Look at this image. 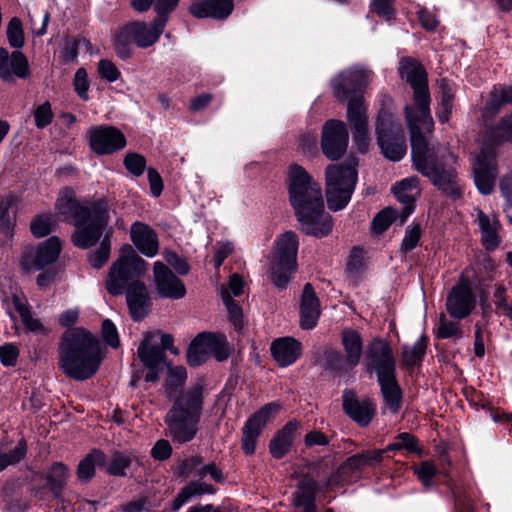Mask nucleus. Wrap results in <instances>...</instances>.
<instances>
[{
	"instance_id": "nucleus-1",
	"label": "nucleus",
	"mask_w": 512,
	"mask_h": 512,
	"mask_svg": "<svg viewBox=\"0 0 512 512\" xmlns=\"http://www.w3.org/2000/svg\"><path fill=\"white\" fill-rule=\"evenodd\" d=\"M399 72L402 79L410 83L414 90L415 111L406 107V119L411 134L413 163L416 169L428 177L435 186L453 198L461 195V189L456 184V174L453 164L456 159L451 153L442 154L444 163H436L434 154L429 148L425 134L433 128L429 112V94L427 76L424 68L412 59H403Z\"/></svg>"
},
{
	"instance_id": "nucleus-2",
	"label": "nucleus",
	"mask_w": 512,
	"mask_h": 512,
	"mask_svg": "<svg viewBox=\"0 0 512 512\" xmlns=\"http://www.w3.org/2000/svg\"><path fill=\"white\" fill-rule=\"evenodd\" d=\"M148 266L131 245L125 244L121 247L118 258L112 263L105 281L109 294L117 296L126 292L130 313L136 321L147 315L151 305L148 289L140 280L146 274Z\"/></svg>"
},
{
	"instance_id": "nucleus-3",
	"label": "nucleus",
	"mask_w": 512,
	"mask_h": 512,
	"mask_svg": "<svg viewBox=\"0 0 512 512\" xmlns=\"http://www.w3.org/2000/svg\"><path fill=\"white\" fill-rule=\"evenodd\" d=\"M289 199L301 230L315 237H324L332 230L331 216L324 211L320 185L301 166L288 170Z\"/></svg>"
},
{
	"instance_id": "nucleus-4",
	"label": "nucleus",
	"mask_w": 512,
	"mask_h": 512,
	"mask_svg": "<svg viewBox=\"0 0 512 512\" xmlns=\"http://www.w3.org/2000/svg\"><path fill=\"white\" fill-rule=\"evenodd\" d=\"M55 206L58 215L64 220L73 221L76 231L72 235V241L79 248L94 245L110 218L107 202L100 200L82 205L75 199V193L69 187L59 192Z\"/></svg>"
},
{
	"instance_id": "nucleus-5",
	"label": "nucleus",
	"mask_w": 512,
	"mask_h": 512,
	"mask_svg": "<svg viewBox=\"0 0 512 512\" xmlns=\"http://www.w3.org/2000/svg\"><path fill=\"white\" fill-rule=\"evenodd\" d=\"M101 352L98 340L87 330H67L59 344V367L70 378L85 380L98 370Z\"/></svg>"
},
{
	"instance_id": "nucleus-6",
	"label": "nucleus",
	"mask_w": 512,
	"mask_h": 512,
	"mask_svg": "<svg viewBox=\"0 0 512 512\" xmlns=\"http://www.w3.org/2000/svg\"><path fill=\"white\" fill-rule=\"evenodd\" d=\"M202 406L203 389L200 384L194 385L174 400L165 419L170 436L174 441L185 443L195 437Z\"/></svg>"
},
{
	"instance_id": "nucleus-7",
	"label": "nucleus",
	"mask_w": 512,
	"mask_h": 512,
	"mask_svg": "<svg viewBox=\"0 0 512 512\" xmlns=\"http://www.w3.org/2000/svg\"><path fill=\"white\" fill-rule=\"evenodd\" d=\"M512 139V116L504 118L492 131L487 147H482L473 163L474 181L482 194H489L493 190L496 179L494 165V150L492 146L502 141Z\"/></svg>"
},
{
	"instance_id": "nucleus-8",
	"label": "nucleus",
	"mask_w": 512,
	"mask_h": 512,
	"mask_svg": "<svg viewBox=\"0 0 512 512\" xmlns=\"http://www.w3.org/2000/svg\"><path fill=\"white\" fill-rule=\"evenodd\" d=\"M299 241L295 232L286 231L275 241L270 261V279L278 288H284L297 269Z\"/></svg>"
},
{
	"instance_id": "nucleus-9",
	"label": "nucleus",
	"mask_w": 512,
	"mask_h": 512,
	"mask_svg": "<svg viewBox=\"0 0 512 512\" xmlns=\"http://www.w3.org/2000/svg\"><path fill=\"white\" fill-rule=\"evenodd\" d=\"M357 171L353 165L331 164L325 171L326 198L329 209L346 207L354 192Z\"/></svg>"
},
{
	"instance_id": "nucleus-10",
	"label": "nucleus",
	"mask_w": 512,
	"mask_h": 512,
	"mask_svg": "<svg viewBox=\"0 0 512 512\" xmlns=\"http://www.w3.org/2000/svg\"><path fill=\"white\" fill-rule=\"evenodd\" d=\"M164 350L177 353L173 347V337L170 334L150 332L144 336L138 347L137 355L143 365L148 369L145 380L154 382L159 379V372L165 365Z\"/></svg>"
},
{
	"instance_id": "nucleus-11",
	"label": "nucleus",
	"mask_w": 512,
	"mask_h": 512,
	"mask_svg": "<svg viewBox=\"0 0 512 512\" xmlns=\"http://www.w3.org/2000/svg\"><path fill=\"white\" fill-rule=\"evenodd\" d=\"M166 24V19L157 17L151 23L132 22L125 25L116 35L114 44L121 57L128 55L126 47L134 42L138 47L147 48L155 44Z\"/></svg>"
},
{
	"instance_id": "nucleus-12",
	"label": "nucleus",
	"mask_w": 512,
	"mask_h": 512,
	"mask_svg": "<svg viewBox=\"0 0 512 512\" xmlns=\"http://www.w3.org/2000/svg\"><path fill=\"white\" fill-rule=\"evenodd\" d=\"M376 133L384 157L391 161H400L406 154L407 146L399 123L394 121L390 113L379 114Z\"/></svg>"
},
{
	"instance_id": "nucleus-13",
	"label": "nucleus",
	"mask_w": 512,
	"mask_h": 512,
	"mask_svg": "<svg viewBox=\"0 0 512 512\" xmlns=\"http://www.w3.org/2000/svg\"><path fill=\"white\" fill-rule=\"evenodd\" d=\"M228 355L229 348L224 335L200 333L194 338L188 348L187 360L191 366H199L210 357L223 361Z\"/></svg>"
},
{
	"instance_id": "nucleus-14",
	"label": "nucleus",
	"mask_w": 512,
	"mask_h": 512,
	"mask_svg": "<svg viewBox=\"0 0 512 512\" xmlns=\"http://www.w3.org/2000/svg\"><path fill=\"white\" fill-rule=\"evenodd\" d=\"M61 242L57 237H50L38 246H27L22 252L20 267L24 272L41 270L54 263L60 254Z\"/></svg>"
},
{
	"instance_id": "nucleus-15",
	"label": "nucleus",
	"mask_w": 512,
	"mask_h": 512,
	"mask_svg": "<svg viewBox=\"0 0 512 512\" xmlns=\"http://www.w3.org/2000/svg\"><path fill=\"white\" fill-rule=\"evenodd\" d=\"M370 74L362 68H351L341 72L331 82L334 96L341 102L360 101L355 98L369 83Z\"/></svg>"
},
{
	"instance_id": "nucleus-16",
	"label": "nucleus",
	"mask_w": 512,
	"mask_h": 512,
	"mask_svg": "<svg viewBox=\"0 0 512 512\" xmlns=\"http://www.w3.org/2000/svg\"><path fill=\"white\" fill-rule=\"evenodd\" d=\"M348 130L346 124L340 120H328L322 129L321 149L330 160L341 158L348 146Z\"/></svg>"
},
{
	"instance_id": "nucleus-17",
	"label": "nucleus",
	"mask_w": 512,
	"mask_h": 512,
	"mask_svg": "<svg viewBox=\"0 0 512 512\" xmlns=\"http://www.w3.org/2000/svg\"><path fill=\"white\" fill-rule=\"evenodd\" d=\"M89 145L99 155L112 154L126 146L124 134L113 126H95L88 131Z\"/></svg>"
},
{
	"instance_id": "nucleus-18",
	"label": "nucleus",
	"mask_w": 512,
	"mask_h": 512,
	"mask_svg": "<svg viewBox=\"0 0 512 512\" xmlns=\"http://www.w3.org/2000/svg\"><path fill=\"white\" fill-rule=\"evenodd\" d=\"M279 403L272 402L252 415L243 428L242 448L246 454H253L262 428L280 411Z\"/></svg>"
},
{
	"instance_id": "nucleus-19",
	"label": "nucleus",
	"mask_w": 512,
	"mask_h": 512,
	"mask_svg": "<svg viewBox=\"0 0 512 512\" xmlns=\"http://www.w3.org/2000/svg\"><path fill=\"white\" fill-rule=\"evenodd\" d=\"M153 278L155 289L161 297L181 299L185 296L184 283L163 262H154Z\"/></svg>"
},
{
	"instance_id": "nucleus-20",
	"label": "nucleus",
	"mask_w": 512,
	"mask_h": 512,
	"mask_svg": "<svg viewBox=\"0 0 512 512\" xmlns=\"http://www.w3.org/2000/svg\"><path fill=\"white\" fill-rule=\"evenodd\" d=\"M366 359L368 365L374 368L377 376L395 372V360L388 342L374 338L367 346Z\"/></svg>"
},
{
	"instance_id": "nucleus-21",
	"label": "nucleus",
	"mask_w": 512,
	"mask_h": 512,
	"mask_svg": "<svg viewBox=\"0 0 512 512\" xmlns=\"http://www.w3.org/2000/svg\"><path fill=\"white\" fill-rule=\"evenodd\" d=\"M347 118L353 127V141L358 151L367 152L370 138L367 129L366 107L360 101H350L347 105Z\"/></svg>"
},
{
	"instance_id": "nucleus-22",
	"label": "nucleus",
	"mask_w": 512,
	"mask_h": 512,
	"mask_svg": "<svg viewBox=\"0 0 512 512\" xmlns=\"http://www.w3.org/2000/svg\"><path fill=\"white\" fill-rule=\"evenodd\" d=\"M130 239L134 247L148 258H153L159 253L158 235L144 222L136 221L131 225Z\"/></svg>"
},
{
	"instance_id": "nucleus-23",
	"label": "nucleus",
	"mask_w": 512,
	"mask_h": 512,
	"mask_svg": "<svg viewBox=\"0 0 512 512\" xmlns=\"http://www.w3.org/2000/svg\"><path fill=\"white\" fill-rule=\"evenodd\" d=\"M476 299L470 286L460 282L453 287L446 301V308L449 314L455 318H465L475 307Z\"/></svg>"
},
{
	"instance_id": "nucleus-24",
	"label": "nucleus",
	"mask_w": 512,
	"mask_h": 512,
	"mask_svg": "<svg viewBox=\"0 0 512 512\" xmlns=\"http://www.w3.org/2000/svg\"><path fill=\"white\" fill-rule=\"evenodd\" d=\"M30 74L28 60L20 51L11 54L0 48V77L4 81H13L14 78H26Z\"/></svg>"
},
{
	"instance_id": "nucleus-25",
	"label": "nucleus",
	"mask_w": 512,
	"mask_h": 512,
	"mask_svg": "<svg viewBox=\"0 0 512 512\" xmlns=\"http://www.w3.org/2000/svg\"><path fill=\"white\" fill-rule=\"evenodd\" d=\"M392 191L402 204H404L400 224H403L407 217L414 210V202L420 195L419 181L416 177H408L396 183Z\"/></svg>"
},
{
	"instance_id": "nucleus-26",
	"label": "nucleus",
	"mask_w": 512,
	"mask_h": 512,
	"mask_svg": "<svg viewBox=\"0 0 512 512\" xmlns=\"http://www.w3.org/2000/svg\"><path fill=\"white\" fill-rule=\"evenodd\" d=\"M343 408L354 421L363 426L370 423L375 413V406L369 399L358 400L350 390L343 394Z\"/></svg>"
},
{
	"instance_id": "nucleus-27",
	"label": "nucleus",
	"mask_w": 512,
	"mask_h": 512,
	"mask_svg": "<svg viewBox=\"0 0 512 512\" xmlns=\"http://www.w3.org/2000/svg\"><path fill=\"white\" fill-rule=\"evenodd\" d=\"M233 0H198L189 10L197 18L225 19L233 11Z\"/></svg>"
},
{
	"instance_id": "nucleus-28",
	"label": "nucleus",
	"mask_w": 512,
	"mask_h": 512,
	"mask_svg": "<svg viewBox=\"0 0 512 512\" xmlns=\"http://www.w3.org/2000/svg\"><path fill=\"white\" fill-rule=\"evenodd\" d=\"M320 315L319 300L311 284L304 286L300 304V325L303 329L310 330L315 327Z\"/></svg>"
},
{
	"instance_id": "nucleus-29",
	"label": "nucleus",
	"mask_w": 512,
	"mask_h": 512,
	"mask_svg": "<svg viewBox=\"0 0 512 512\" xmlns=\"http://www.w3.org/2000/svg\"><path fill=\"white\" fill-rule=\"evenodd\" d=\"M271 352L280 366L287 367L301 355V344L291 337L278 338L272 342Z\"/></svg>"
},
{
	"instance_id": "nucleus-30",
	"label": "nucleus",
	"mask_w": 512,
	"mask_h": 512,
	"mask_svg": "<svg viewBox=\"0 0 512 512\" xmlns=\"http://www.w3.org/2000/svg\"><path fill=\"white\" fill-rule=\"evenodd\" d=\"M478 227L481 232L483 245L487 249H494L500 243L499 229L500 223L495 215H487L482 210L474 209Z\"/></svg>"
},
{
	"instance_id": "nucleus-31",
	"label": "nucleus",
	"mask_w": 512,
	"mask_h": 512,
	"mask_svg": "<svg viewBox=\"0 0 512 512\" xmlns=\"http://www.w3.org/2000/svg\"><path fill=\"white\" fill-rule=\"evenodd\" d=\"M341 342L345 352V362L350 367L359 364L363 354V341L360 333L347 328L342 331Z\"/></svg>"
},
{
	"instance_id": "nucleus-32",
	"label": "nucleus",
	"mask_w": 512,
	"mask_h": 512,
	"mask_svg": "<svg viewBox=\"0 0 512 512\" xmlns=\"http://www.w3.org/2000/svg\"><path fill=\"white\" fill-rule=\"evenodd\" d=\"M385 407L392 413H396L401 403V391L396 383L395 372L378 376Z\"/></svg>"
},
{
	"instance_id": "nucleus-33",
	"label": "nucleus",
	"mask_w": 512,
	"mask_h": 512,
	"mask_svg": "<svg viewBox=\"0 0 512 512\" xmlns=\"http://www.w3.org/2000/svg\"><path fill=\"white\" fill-rule=\"evenodd\" d=\"M12 304L19 313L21 321L28 331L35 334H45L47 332L45 325L32 315L25 299L18 295H13Z\"/></svg>"
},
{
	"instance_id": "nucleus-34",
	"label": "nucleus",
	"mask_w": 512,
	"mask_h": 512,
	"mask_svg": "<svg viewBox=\"0 0 512 512\" xmlns=\"http://www.w3.org/2000/svg\"><path fill=\"white\" fill-rule=\"evenodd\" d=\"M297 428L298 423L291 421L288 422L283 427V429L278 432V434L270 443V451L273 457L281 458L288 452L292 443L293 433L297 430Z\"/></svg>"
},
{
	"instance_id": "nucleus-35",
	"label": "nucleus",
	"mask_w": 512,
	"mask_h": 512,
	"mask_svg": "<svg viewBox=\"0 0 512 512\" xmlns=\"http://www.w3.org/2000/svg\"><path fill=\"white\" fill-rule=\"evenodd\" d=\"M317 485L311 479H304L299 489L295 494V505L302 507L305 512H314L315 508L313 505L314 494L316 492Z\"/></svg>"
},
{
	"instance_id": "nucleus-36",
	"label": "nucleus",
	"mask_w": 512,
	"mask_h": 512,
	"mask_svg": "<svg viewBox=\"0 0 512 512\" xmlns=\"http://www.w3.org/2000/svg\"><path fill=\"white\" fill-rule=\"evenodd\" d=\"M386 451L387 450L385 448L370 451L363 454L354 455L344 463V465L341 467V471H345L348 469L356 470L364 465H375L377 463H380L383 458V454Z\"/></svg>"
},
{
	"instance_id": "nucleus-37",
	"label": "nucleus",
	"mask_w": 512,
	"mask_h": 512,
	"mask_svg": "<svg viewBox=\"0 0 512 512\" xmlns=\"http://www.w3.org/2000/svg\"><path fill=\"white\" fill-rule=\"evenodd\" d=\"M104 462V455L100 451L94 450L80 461L77 469L78 478L87 481L94 476L95 468Z\"/></svg>"
},
{
	"instance_id": "nucleus-38",
	"label": "nucleus",
	"mask_w": 512,
	"mask_h": 512,
	"mask_svg": "<svg viewBox=\"0 0 512 512\" xmlns=\"http://www.w3.org/2000/svg\"><path fill=\"white\" fill-rule=\"evenodd\" d=\"M182 468L186 473L194 471L197 476L204 477L209 474L212 479L221 480V473L214 464L201 465V460L197 457L184 461Z\"/></svg>"
},
{
	"instance_id": "nucleus-39",
	"label": "nucleus",
	"mask_w": 512,
	"mask_h": 512,
	"mask_svg": "<svg viewBox=\"0 0 512 512\" xmlns=\"http://www.w3.org/2000/svg\"><path fill=\"white\" fill-rule=\"evenodd\" d=\"M212 488L200 482H193L184 487L181 492L178 494L173 503V508L178 510L181 508L192 496L201 495L204 493H212Z\"/></svg>"
},
{
	"instance_id": "nucleus-40",
	"label": "nucleus",
	"mask_w": 512,
	"mask_h": 512,
	"mask_svg": "<svg viewBox=\"0 0 512 512\" xmlns=\"http://www.w3.org/2000/svg\"><path fill=\"white\" fill-rule=\"evenodd\" d=\"M212 488L200 482H193L184 487L181 492L178 494L173 503V508L178 510L181 508L192 496L201 495L204 493H212Z\"/></svg>"
},
{
	"instance_id": "nucleus-41",
	"label": "nucleus",
	"mask_w": 512,
	"mask_h": 512,
	"mask_svg": "<svg viewBox=\"0 0 512 512\" xmlns=\"http://www.w3.org/2000/svg\"><path fill=\"white\" fill-rule=\"evenodd\" d=\"M166 367L168 371L167 379L165 382L166 392L171 396L172 392L181 387L187 378L186 369L183 366H171L165 362L163 368Z\"/></svg>"
},
{
	"instance_id": "nucleus-42",
	"label": "nucleus",
	"mask_w": 512,
	"mask_h": 512,
	"mask_svg": "<svg viewBox=\"0 0 512 512\" xmlns=\"http://www.w3.org/2000/svg\"><path fill=\"white\" fill-rule=\"evenodd\" d=\"M221 297L226 306L230 322L235 328L240 329L243 326L242 309L233 301L230 293L225 287H221Z\"/></svg>"
},
{
	"instance_id": "nucleus-43",
	"label": "nucleus",
	"mask_w": 512,
	"mask_h": 512,
	"mask_svg": "<svg viewBox=\"0 0 512 512\" xmlns=\"http://www.w3.org/2000/svg\"><path fill=\"white\" fill-rule=\"evenodd\" d=\"M512 103V87H495L490 93V99L486 106V113H495L501 104Z\"/></svg>"
},
{
	"instance_id": "nucleus-44",
	"label": "nucleus",
	"mask_w": 512,
	"mask_h": 512,
	"mask_svg": "<svg viewBox=\"0 0 512 512\" xmlns=\"http://www.w3.org/2000/svg\"><path fill=\"white\" fill-rule=\"evenodd\" d=\"M426 349V343L424 338H420L411 346H405L403 348V362L407 366H414L418 364Z\"/></svg>"
},
{
	"instance_id": "nucleus-45",
	"label": "nucleus",
	"mask_w": 512,
	"mask_h": 512,
	"mask_svg": "<svg viewBox=\"0 0 512 512\" xmlns=\"http://www.w3.org/2000/svg\"><path fill=\"white\" fill-rule=\"evenodd\" d=\"M123 163L128 172L136 177L141 176L146 168L145 157L136 152H128Z\"/></svg>"
},
{
	"instance_id": "nucleus-46",
	"label": "nucleus",
	"mask_w": 512,
	"mask_h": 512,
	"mask_svg": "<svg viewBox=\"0 0 512 512\" xmlns=\"http://www.w3.org/2000/svg\"><path fill=\"white\" fill-rule=\"evenodd\" d=\"M398 213L393 208H386L380 211L372 222V228L375 232L381 233L385 231L393 221L397 219Z\"/></svg>"
},
{
	"instance_id": "nucleus-47",
	"label": "nucleus",
	"mask_w": 512,
	"mask_h": 512,
	"mask_svg": "<svg viewBox=\"0 0 512 512\" xmlns=\"http://www.w3.org/2000/svg\"><path fill=\"white\" fill-rule=\"evenodd\" d=\"M52 226V217L46 214L36 216L30 223L32 234L38 238L48 235L52 229Z\"/></svg>"
},
{
	"instance_id": "nucleus-48",
	"label": "nucleus",
	"mask_w": 512,
	"mask_h": 512,
	"mask_svg": "<svg viewBox=\"0 0 512 512\" xmlns=\"http://www.w3.org/2000/svg\"><path fill=\"white\" fill-rule=\"evenodd\" d=\"M413 470L421 483L426 487L432 485V478L438 472L434 462L430 460L423 461L419 466L414 467Z\"/></svg>"
},
{
	"instance_id": "nucleus-49",
	"label": "nucleus",
	"mask_w": 512,
	"mask_h": 512,
	"mask_svg": "<svg viewBox=\"0 0 512 512\" xmlns=\"http://www.w3.org/2000/svg\"><path fill=\"white\" fill-rule=\"evenodd\" d=\"M68 477V470L62 463H56L51 467L48 475L49 485L53 490H60Z\"/></svg>"
},
{
	"instance_id": "nucleus-50",
	"label": "nucleus",
	"mask_w": 512,
	"mask_h": 512,
	"mask_svg": "<svg viewBox=\"0 0 512 512\" xmlns=\"http://www.w3.org/2000/svg\"><path fill=\"white\" fill-rule=\"evenodd\" d=\"M7 38L12 47L20 48L24 44L22 23L18 18H13L7 27Z\"/></svg>"
},
{
	"instance_id": "nucleus-51",
	"label": "nucleus",
	"mask_w": 512,
	"mask_h": 512,
	"mask_svg": "<svg viewBox=\"0 0 512 512\" xmlns=\"http://www.w3.org/2000/svg\"><path fill=\"white\" fill-rule=\"evenodd\" d=\"M74 89L77 95L84 101L89 99L88 90L90 87L88 74L84 68L77 69L73 79Z\"/></svg>"
},
{
	"instance_id": "nucleus-52",
	"label": "nucleus",
	"mask_w": 512,
	"mask_h": 512,
	"mask_svg": "<svg viewBox=\"0 0 512 512\" xmlns=\"http://www.w3.org/2000/svg\"><path fill=\"white\" fill-rule=\"evenodd\" d=\"M35 125L42 129L49 125L53 119V112L48 101L37 106L33 112Z\"/></svg>"
},
{
	"instance_id": "nucleus-53",
	"label": "nucleus",
	"mask_w": 512,
	"mask_h": 512,
	"mask_svg": "<svg viewBox=\"0 0 512 512\" xmlns=\"http://www.w3.org/2000/svg\"><path fill=\"white\" fill-rule=\"evenodd\" d=\"M25 454L26 444L22 441H20L10 453L0 454V471L5 469L8 465L15 464L20 461Z\"/></svg>"
},
{
	"instance_id": "nucleus-54",
	"label": "nucleus",
	"mask_w": 512,
	"mask_h": 512,
	"mask_svg": "<svg viewBox=\"0 0 512 512\" xmlns=\"http://www.w3.org/2000/svg\"><path fill=\"white\" fill-rule=\"evenodd\" d=\"M162 256L166 263L170 265L178 274L185 275L189 271V266L187 262L177 255L174 251L169 249H164L162 252Z\"/></svg>"
},
{
	"instance_id": "nucleus-55",
	"label": "nucleus",
	"mask_w": 512,
	"mask_h": 512,
	"mask_svg": "<svg viewBox=\"0 0 512 512\" xmlns=\"http://www.w3.org/2000/svg\"><path fill=\"white\" fill-rule=\"evenodd\" d=\"M97 71L101 78L110 83L117 81L121 75L116 65L107 59H102L98 62Z\"/></svg>"
},
{
	"instance_id": "nucleus-56",
	"label": "nucleus",
	"mask_w": 512,
	"mask_h": 512,
	"mask_svg": "<svg viewBox=\"0 0 512 512\" xmlns=\"http://www.w3.org/2000/svg\"><path fill=\"white\" fill-rule=\"evenodd\" d=\"M405 449L411 452L417 451L415 438L409 433H401L396 437L395 442L389 444L386 450L394 451Z\"/></svg>"
},
{
	"instance_id": "nucleus-57",
	"label": "nucleus",
	"mask_w": 512,
	"mask_h": 512,
	"mask_svg": "<svg viewBox=\"0 0 512 512\" xmlns=\"http://www.w3.org/2000/svg\"><path fill=\"white\" fill-rule=\"evenodd\" d=\"M110 255V243L104 240L100 247L92 252L89 257L91 266L98 269L101 268L107 261Z\"/></svg>"
},
{
	"instance_id": "nucleus-58",
	"label": "nucleus",
	"mask_w": 512,
	"mask_h": 512,
	"mask_svg": "<svg viewBox=\"0 0 512 512\" xmlns=\"http://www.w3.org/2000/svg\"><path fill=\"white\" fill-rule=\"evenodd\" d=\"M421 237V229L419 225H412L406 230L402 240L401 250L404 252L414 249Z\"/></svg>"
},
{
	"instance_id": "nucleus-59",
	"label": "nucleus",
	"mask_w": 512,
	"mask_h": 512,
	"mask_svg": "<svg viewBox=\"0 0 512 512\" xmlns=\"http://www.w3.org/2000/svg\"><path fill=\"white\" fill-rule=\"evenodd\" d=\"M438 337L440 338H450L453 336L460 337L461 331L457 323L448 321L445 316L442 314L440 316V323L437 332Z\"/></svg>"
},
{
	"instance_id": "nucleus-60",
	"label": "nucleus",
	"mask_w": 512,
	"mask_h": 512,
	"mask_svg": "<svg viewBox=\"0 0 512 512\" xmlns=\"http://www.w3.org/2000/svg\"><path fill=\"white\" fill-rule=\"evenodd\" d=\"M454 98V93L450 88L443 87L442 91V100H441V110L438 114L440 121L446 122L449 119V116L452 111V100Z\"/></svg>"
},
{
	"instance_id": "nucleus-61",
	"label": "nucleus",
	"mask_w": 512,
	"mask_h": 512,
	"mask_svg": "<svg viewBox=\"0 0 512 512\" xmlns=\"http://www.w3.org/2000/svg\"><path fill=\"white\" fill-rule=\"evenodd\" d=\"M19 355V350L16 345L7 343L0 346V361L4 366L15 365Z\"/></svg>"
},
{
	"instance_id": "nucleus-62",
	"label": "nucleus",
	"mask_w": 512,
	"mask_h": 512,
	"mask_svg": "<svg viewBox=\"0 0 512 512\" xmlns=\"http://www.w3.org/2000/svg\"><path fill=\"white\" fill-rule=\"evenodd\" d=\"M102 336L107 344L116 348L119 346V337L115 325L110 320L102 323Z\"/></svg>"
},
{
	"instance_id": "nucleus-63",
	"label": "nucleus",
	"mask_w": 512,
	"mask_h": 512,
	"mask_svg": "<svg viewBox=\"0 0 512 512\" xmlns=\"http://www.w3.org/2000/svg\"><path fill=\"white\" fill-rule=\"evenodd\" d=\"M14 236V224L11 217H0V238L3 244L9 245Z\"/></svg>"
},
{
	"instance_id": "nucleus-64",
	"label": "nucleus",
	"mask_w": 512,
	"mask_h": 512,
	"mask_svg": "<svg viewBox=\"0 0 512 512\" xmlns=\"http://www.w3.org/2000/svg\"><path fill=\"white\" fill-rule=\"evenodd\" d=\"M500 188L507 201L505 211L512 221V177L503 179L501 181Z\"/></svg>"
}]
</instances>
